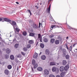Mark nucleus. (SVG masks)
<instances>
[{"mask_svg": "<svg viewBox=\"0 0 77 77\" xmlns=\"http://www.w3.org/2000/svg\"><path fill=\"white\" fill-rule=\"evenodd\" d=\"M40 46L41 48H43L44 47V45L43 44L41 43L40 44Z\"/></svg>", "mask_w": 77, "mask_h": 77, "instance_id": "393cba45", "label": "nucleus"}, {"mask_svg": "<svg viewBox=\"0 0 77 77\" xmlns=\"http://www.w3.org/2000/svg\"><path fill=\"white\" fill-rule=\"evenodd\" d=\"M41 53H42L41 52H40L39 53V55H41Z\"/></svg>", "mask_w": 77, "mask_h": 77, "instance_id": "bf43d9fd", "label": "nucleus"}, {"mask_svg": "<svg viewBox=\"0 0 77 77\" xmlns=\"http://www.w3.org/2000/svg\"><path fill=\"white\" fill-rule=\"evenodd\" d=\"M50 37L51 38H53V37H54V35H51L50 36Z\"/></svg>", "mask_w": 77, "mask_h": 77, "instance_id": "37998d69", "label": "nucleus"}, {"mask_svg": "<svg viewBox=\"0 0 77 77\" xmlns=\"http://www.w3.org/2000/svg\"><path fill=\"white\" fill-rule=\"evenodd\" d=\"M49 77H55V76L52 74H51L49 75Z\"/></svg>", "mask_w": 77, "mask_h": 77, "instance_id": "58836bf2", "label": "nucleus"}, {"mask_svg": "<svg viewBox=\"0 0 77 77\" xmlns=\"http://www.w3.org/2000/svg\"><path fill=\"white\" fill-rule=\"evenodd\" d=\"M45 53L46 54H50V51H49V50L46 49L45 51Z\"/></svg>", "mask_w": 77, "mask_h": 77, "instance_id": "4468645a", "label": "nucleus"}, {"mask_svg": "<svg viewBox=\"0 0 77 77\" xmlns=\"http://www.w3.org/2000/svg\"><path fill=\"white\" fill-rule=\"evenodd\" d=\"M62 51L63 53H66V49H65V48L63 49L62 50Z\"/></svg>", "mask_w": 77, "mask_h": 77, "instance_id": "a878e982", "label": "nucleus"}, {"mask_svg": "<svg viewBox=\"0 0 77 77\" xmlns=\"http://www.w3.org/2000/svg\"><path fill=\"white\" fill-rule=\"evenodd\" d=\"M3 20H5V21H7V22H11V20L7 18H4Z\"/></svg>", "mask_w": 77, "mask_h": 77, "instance_id": "0eeeda50", "label": "nucleus"}, {"mask_svg": "<svg viewBox=\"0 0 77 77\" xmlns=\"http://www.w3.org/2000/svg\"><path fill=\"white\" fill-rule=\"evenodd\" d=\"M10 23L13 26V27L14 29V26H15V25H16V22L14 21H13L12 22V23Z\"/></svg>", "mask_w": 77, "mask_h": 77, "instance_id": "1a4fd4ad", "label": "nucleus"}, {"mask_svg": "<svg viewBox=\"0 0 77 77\" xmlns=\"http://www.w3.org/2000/svg\"><path fill=\"white\" fill-rule=\"evenodd\" d=\"M75 45H76V44H74L73 45V47H75Z\"/></svg>", "mask_w": 77, "mask_h": 77, "instance_id": "864d4df0", "label": "nucleus"}, {"mask_svg": "<svg viewBox=\"0 0 77 77\" xmlns=\"http://www.w3.org/2000/svg\"><path fill=\"white\" fill-rule=\"evenodd\" d=\"M51 8V5H50L48 8L46 10V12L48 13H50V8Z\"/></svg>", "mask_w": 77, "mask_h": 77, "instance_id": "7ed1b4c3", "label": "nucleus"}, {"mask_svg": "<svg viewBox=\"0 0 77 77\" xmlns=\"http://www.w3.org/2000/svg\"><path fill=\"white\" fill-rule=\"evenodd\" d=\"M6 53L7 54H9L11 52V50L9 48H7L6 50Z\"/></svg>", "mask_w": 77, "mask_h": 77, "instance_id": "9d476101", "label": "nucleus"}, {"mask_svg": "<svg viewBox=\"0 0 77 77\" xmlns=\"http://www.w3.org/2000/svg\"><path fill=\"white\" fill-rule=\"evenodd\" d=\"M10 58L11 60H14V56L13 55L10 56Z\"/></svg>", "mask_w": 77, "mask_h": 77, "instance_id": "412c9836", "label": "nucleus"}, {"mask_svg": "<svg viewBox=\"0 0 77 77\" xmlns=\"http://www.w3.org/2000/svg\"><path fill=\"white\" fill-rule=\"evenodd\" d=\"M56 65V63H55V62H51L50 63V65Z\"/></svg>", "mask_w": 77, "mask_h": 77, "instance_id": "4be33fe9", "label": "nucleus"}, {"mask_svg": "<svg viewBox=\"0 0 77 77\" xmlns=\"http://www.w3.org/2000/svg\"><path fill=\"white\" fill-rule=\"evenodd\" d=\"M23 34L24 36H26L27 35V32L26 31H24L23 32Z\"/></svg>", "mask_w": 77, "mask_h": 77, "instance_id": "c85d7f7f", "label": "nucleus"}, {"mask_svg": "<svg viewBox=\"0 0 77 77\" xmlns=\"http://www.w3.org/2000/svg\"><path fill=\"white\" fill-rule=\"evenodd\" d=\"M32 72H34V70H33V68L32 67Z\"/></svg>", "mask_w": 77, "mask_h": 77, "instance_id": "de8ad7c7", "label": "nucleus"}, {"mask_svg": "<svg viewBox=\"0 0 77 77\" xmlns=\"http://www.w3.org/2000/svg\"><path fill=\"white\" fill-rule=\"evenodd\" d=\"M65 70L64 67L63 66H61L60 68V71L62 72L63 71Z\"/></svg>", "mask_w": 77, "mask_h": 77, "instance_id": "39448f33", "label": "nucleus"}, {"mask_svg": "<svg viewBox=\"0 0 77 77\" xmlns=\"http://www.w3.org/2000/svg\"><path fill=\"white\" fill-rule=\"evenodd\" d=\"M42 5V3H40V5Z\"/></svg>", "mask_w": 77, "mask_h": 77, "instance_id": "338daca9", "label": "nucleus"}, {"mask_svg": "<svg viewBox=\"0 0 77 77\" xmlns=\"http://www.w3.org/2000/svg\"><path fill=\"white\" fill-rule=\"evenodd\" d=\"M55 27H58V26L57 25H52L50 27V29L52 30L53 28H54V27L55 28Z\"/></svg>", "mask_w": 77, "mask_h": 77, "instance_id": "9b49d317", "label": "nucleus"}, {"mask_svg": "<svg viewBox=\"0 0 77 77\" xmlns=\"http://www.w3.org/2000/svg\"><path fill=\"white\" fill-rule=\"evenodd\" d=\"M37 69L38 71H42V68L41 67H38L37 68Z\"/></svg>", "mask_w": 77, "mask_h": 77, "instance_id": "f3484780", "label": "nucleus"}, {"mask_svg": "<svg viewBox=\"0 0 77 77\" xmlns=\"http://www.w3.org/2000/svg\"><path fill=\"white\" fill-rule=\"evenodd\" d=\"M38 38L40 39V41H41V35L40 34H38Z\"/></svg>", "mask_w": 77, "mask_h": 77, "instance_id": "b1692460", "label": "nucleus"}, {"mask_svg": "<svg viewBox=\"0 0 77 77\" xmlns=\"http://www.w3.org/2000/svg\"><path fill=\"white\" fill-rule=\"evenodd\" d=\"M21 53L23 56H25L26 55V54L23 52H21Z\"/></svg>", "mask_w": 77, "mask_h": 77, "instance_id": "ea45409f", "label": "nucleus"}, {"mask_svg": "<svg viewBox=\"0 0 77 77\" xmlns=\"http://www.w3.org/2000/svg\"><path fill=\"white\" fill-rule=\"evenodd\" d=\"M49 1H51V0H49Z\"/></svg>", "mask_w": 77, "mask_h": 77, "instance_id": "69168bd1", "label": "nucleus"}, {"mask_svg": "<svg viewBox=\"0 0 77 77\" xmlns=\"http://www.w3.org/2000/svg\"><path fill=\"white\" fill-rule=\"evenodd\" d=\"M4 73L5 75H9V71L8 69H5L4 70Z\"/></svg>", "mask_w": 77, "mask_h": 77, "instance_id": "f257e3e1", "label": "nucleus"}, {"mask_svg": "<svg viewBox=\"0 0 77 77\" xmlns=\"http://www.w3.org/2000/svg\"><path fill=\"white\" fill-rule=\"evenodd\" d=\"M1 44L2 43H1V42H0V44Z\"/></svg>", "mask_w": 77, "mask_h": 77, "instance_id": "0e129e2a", "label": "nucleus"}, {"mask_svg": "<svg viewBox=\"0 0 77 77\" xmlns=\"http://www.w3.org/2000/svg\"><path fill=\"white\" fill-rule=\"evenodd\" d=\"M0 38H1V35L0 34Z\"/></svg>", "mask_w": 77, "mask_h": 77, "instance_id": "680f3d73", "label": "nucleus"}, {"mask_svg": "<svg viewBox=\"0 0 77 77\" xmlns=\"http://www.w3.org/2000/svg\"><path fill=\"white\" fill-rule=\"evenodd\" d=\"M66 46L67 49L69 51V48H68V45H66Z\"/></svg>", "mask_w": 77, "mask_h": 77, "instance_id": "c03bdc74", "label": "nucleus"}, {"mask_svg": "<svg viewBox=\"0 0 77 77\" xmlns=\"http://www.w3.org/2000/svg\"><path fill=\"white\" fill-rule=\"evenodd\" d=\"M27 50V48H23V51H26Z\"/></svg>", "mask_w": 77, "mask_h": 77, "instance_id": "e433bc0d", "label": "nucleus"}, {"mask_svg": "<svg viewBox=\"0 0 77 77\" xmlns=\"http://www.w3.org/2000/svg\"><path fill=\"white\" fill-rule=\"evenodd\" d=\"M29 36H32V37H33L35 36V33L32 32H31L29 33Z\"/></svg>", "mask_w": 77, "mask_h": 77, "instance_id": "2eb2a0df", "label": "nucleus"}, {"mask_svg": "<svg viewBox=\"0 0 77 77\" xmlns=\"http://www.w3.org/2000/svg\"><path fill=\"white\" fill-rule=\"evenodd\" d=\"M63 55L64 56H65V55H66V53H63Z\"/></svg>", "mask_w": 77, "mask_h": 77, "instance_id": "09e8293b", "label": "nucleus"}, {"mask_svg": "<svg viewBox=\"0 0 77 77\" xmlns=\"http://www.w3.org/2000/svg\"><path fill=\"white\" fill-rule=\"evenodd\" d=\"M56 77H61V76L59 75H57L56 76Z\"/></svg>", "mask_w": 77, "mask_h": 77, "instance_id": "a18cd8bd", "label": "nucleus"}, {"mask_svg": "<svg viewBox=\"0 0 77 77\" xmlns=\"http://www.w3.org/2000/svg\"><path fill=\"white\" fill-rule=\"evenodd\" d=\"M7 68L8 69H12V66L11 65H8Z\"/></svg>", "mask_w": 77, "mask_h": 77, "instance_id": "5701e85b", "label": "nucleus"}, {"mask_svg": "<svg viewBox=\"0 0 77 77\" xmlns=\"http://www.w3.org/2000/svg\"><path fill=\"white\" fill-rule=\"evenodd\" d=\"M69 55H67L66 56V59H69Z\"/></svg>", "mask_w": 77, "mask_h": 77, "instance_id": "c756f323", "label": "nucleus"}, {"mask_svg": "<svg viewBox=\"0 0 77 77\" xmlns=\"http://www.w3.org/2000/svg\"><path fill=\"white\" fill-rule=\"evenodd\" d=\"M44 41L45 42H48V39L47 38H45L44 39Z\"/></svg>", "mask_w": 77, "mask_h": 77, "instance_id": "cd10ccee", "label": "nucleus"}, {"mask_svg": "<svg viewBox=\"0 0 77 77\" xmlns=\"http://www.w3.org/2000/svg\"><path fill=\"white\" fill-rule=\"evenodd\" d=\"M44 73L45 75H48L49 74V71L47 69H45L44 70Z\"/></svg>", "mask_w": 77, "mask_h": 77, "instance_id": "f03ea898", "label": "nucleus"}, {"mask_svg": "<svg viewBox=\"0 0 77 77\" xmlns=\"http://www.w3.org/2000/svg\"><path fill=\"white\" fill-rule=\"evenodd\" d=\"M16 41V38H14L13 40V42H14V41Z\"/></svg>", "mask_w": 77, "mask_h": 77, "instance_id": "603ef678", "label": "nucleus"}, {"mask_svg": "<svg viewBox=\"0 0 77 77\" xmlns=\"http://www.w3.org/2000/svg\"><path fill=\"white\" fill-rule=\"evenodd\" d=\"M72 46H71L69 47V51H71V50H72Z\"/></svg>", "mask_w": 77, "mask_h": 77, "instance_id": "c9c22d12", "label": "nucleus"}, {"mask_svg": "<svg viewBox=\"0 0 77 77\" xmlns=\"http://www.w3.org/2000/svg\"><path fill=\"white\" fill-rule=\"evenodd\" d=\"M69 28L70 29H72V28L71 27H70V26H69Z\"/></svg>", "mask_w": 77, "mask_h": 77, "instance_id": "8fccbe9b", "label": "nucleus"}, {"mask_svg": "<svg viewBox=\"0 0 77 77\" xmlns=\"http://www.w3.org/2000/svg\"><path fill=\"white\" fill-rule=\"evenodd\" d=\"M31 45L30 44H28L27 45V48H30Z\"/></svg>", "mask_w": 77, "mask_h": 77, "instance_id": "f704fd0d", "label": "nucleus"}, {"mask_svg": "<svg viewBox=\"0 0 77 77\" xmlns=\"http://www.w3.org/2000/svg\"><path fill=\"white\" fill-rule=\"evenodd\" d=\"M68 37H67L66 38V39H68Z\"/></svg>", "mask_w": 77, "mask_h": 77, "instance_id": "052dcab7", "label": "nucleus"}, {"mask_svg": "<svg viewBox=\"0 0 77 77\" xmlns=\"http://www.w3.org/2000/svg\"><path fill=\"white\" fill-rule=\"evenodd\" d=\"M34 66V68L35 69H36V67H37L38 65V63H35L33 65Z\"/></svg>", "mask_w": 77, "mask_h": 77, "instance_id": "6ab92c4d", "label": "nucleus"}, {"mask_svg": "<svg viewBox=\"0 0 77 77\" xmlns=\"http://www.w3.org/2000/svg\"><path fill=\"white\" fill-rule=\"evenodd\" d=\"M41 23H39V26H38V27L39 28H40V26H41Z\"/></svg>", "mask_w": 77, "mask_h": 77, "instance_id": "49530a36", "label": "nucleus"}, {"mask_svg": "<svg viewBox=\"0 0 77 77\" xmlns=\"http://www.w3.org/2000/svg\"><path fill=\"white\" fill-rule=\"evenodd\" d=\"M27 11H28L30 14V15H32V13H31V11H30V10H27Z\"/></svg>", "mask_w": 77, "mask_h": 77, "instance_id": "a19ab883", "label": "nucleus"}, {"mask_svg": "<svg viewBox=\"0 0 77 77\" xmlns=\"http://www.w3.org/2000/svg\"><path fill=\"white\" fill-rule=\"evenodd\" d=\"M18 69H19V67H18L17 68V71H18Z\"/></svg>", "mask_w": 77, "mask_h": 77, "instance_id": "6e6d98bb", "label": "nucleus"}, {"mask_svg": "<svg viewBox=\"0 0 77 77\" xmlns=\"http://www.w3.org/2000/svg\"><path fill=\"white\" fill-rule=\"evenodd\" d=\"M16 3H17V5H18V4H19V2H16Z\"/></svg>", "mask_w": 77, "mask_h": 77, "instance_id": "4d7b16f0", "label": "nucleus"}, {"mask_svg": "<svg viewBox=\"0 0 77 77\" xmlns=\"http://www.w3.org/2000/svg\"><path fill=\"white\" fill-rule=\"evenodd\" d=\"M59 43H60V41L58 40H56L55 41V43L56 45L59 44Z\"/></svg>", "mask_w": 77, "mask_h": 77, "instance_id": "6e6552de", "label": "nucleus"}, {"mask_svg": "<svg viewBox=\"0 0 77 77\" xmlns=\"http://www.w3.org/2000/svg\"><path fill=\"white\" fill-rule=\"evenodd\" d=\"M10 37H11V35H10Z\"/></svg>", "mask_w": 77, "mask_h": 77, "instance_id": "e2e57ef3", "label": "nucleus"}, {"mask_svg": "<svg viewBox=\"0 0 77 77\" xmlns=\"http://www.w3.org/2000/svg\"><path fill=\"white\" fill-rule=\"evenodd\" d=\"M18 45H19V44H15L14 46L15 48H18Z\"/></svg>", "mask_w": 77, "mask_h": 77, "instance_id": "7c9ffc66", "label": "nucleus"}, {"mask_svg": "<svg viewBox=\"0 0 77 77\" xmlns=\"http://www.w3.org/2000/svg\"><path fill=\"white\" fill-rule=\"evenodd\" d=\"M16 30L17 32H20V29H19V28L18 27H16Z\"/></svg>", "mask_w": 77, "mask_h": 77, "instance_id": "2f4dec72", "label": "nucleus"}, {"mask_svg": "<svg viewBox=\"0 0 77 77\" xmlns=\"http://www.w3.org/2000/svg\"><path fill=\"white\" fill-rule=\"evenodd\" d=\"M59 63H57V65H59Z\"/></svg>", "mask_w": 77, "mask_h": 77, "instance_id": "774afa93", "label": "nucleus"}, {"mask_svg": "<svg viewBox=\"0 0 77 77\" xmlns=\"http://www.w3.org/2000/svg\"><path fill=\"white\" fill-rule=\"evenodd\" d=\"M17 57H20V56L19 55H17Z\"/></svg>", "mask_w": 77, "mask_h": 77, "instance_id": "13d9d810", "label": "nucleus"}, {"mask_svg": "<svg viewBox=\"0 0 77 77\" xmlns=\"http://www.w3.org/2000/svg\"><path fill=\"white\" fill-rule=\"evenodd\" d=\"M66 73L65 72H63L61 73L60 75L61 77H64V75H65Z\"/></svg>", "mask_w": 77, "mask_h": 77, "instance_id": "f8f14e48", "label": "nucleus"}, {"mask_svg": "<svg viewBox=\"0 0 77 77\" xmlns=\"http://www.w3.org/2000/svg\"><path fill=\"white\" fill-rule=\"evenodd\" d=\"M32 26L33 29H38V26L36 24H33Z\"/></svg>", "mask_w": 77, "mask_h": 77, "instance_id": "20e7f679", "label": "nucleus"}, {"mask_svg": "<svg viewBox=\"0 0 77 77\" xmlns=\"http://www.w3.org/2000/svg\"><path fill=\"white\" fill-rule=\"evenodd\" d=\"M38 56V54L36 53H35V54L33 56V57L34 59H36Z\"/></svg>", "mask_w": 77, "mask_h": 77, "instance_id": "ddd939ff", "label": "nucleus"}, {"mask_svg": "<svg viewBox=\"0 0 77 77\" xmlns=\"http://www.w3.org/2000/svg\"><path fill=\"white\" fill-rule=\"evenodd\" d=\"M52 70L53 72H55L56 71V67H53L52 68Z\"/></svg>", "mask_w": 77, "mask_h": 77, "instance_id": "a211bd4d", "label": "nucleus"}, {"mask_svg": "<svg viewBox=\"0 0 77 77\" xmlns=\"http://www.w3.org/2000/svg\"><path fill=\"white\" fill-rule=\"evenodd\" d=\"M63 65H65L66 64V61L65 60H64L63 62Z\"/></svg>", "mask_w": 77, "mask_h": 77, "instance_id": "bb28decb", "label": "nucleus"}, {"mask_svg": "<svg viewBox=\"0 0 77 77\" xmlns=\"http://www.w3.org/2000/svg\"><path fill=\"white\" fill-rule=\"evenodd\" d=\"M69 68V66L68 65H66L64 67V70L65 71H68V69Z\"/></svg>", "mask_w": 77, "mask_h": 77, "instance_id": "423d86ee", "label": "nucleus"}, {"mask_svg": "<svg viewBox=\"0 0 77 77\" xmlns=\"http://www.w3.org/2000/svg\"><path fill=\"white\" fill-rule=\"evenodd\" d=\"M41 58L42 60H45L46 59V57L45 55H43L41 57Z\"/></svg>", "mask_w": 77, "mask_h": 77, "instance_id": "dca6fc26", "label": "nucleus"}, {"mask_svg": "<svg viewBox=\"0 0 77 77\" xmlns=\"http://www.w3.org/2000/svg\"><path fill=\"white\" fill-rule=\"evenodd\" d=\"M9 55L6 54L5 55V59H8L9 58Z\"/></svg>", "mask_w": 77, "mask_h": 77, "instance_id": "473e14b6", "label": "nucleus"}, {"mask_svg": "<svg viewBox=\"0 0 77 77\" xmlns=\"http://www.w3.org/2000/svg\"><path fill=\"white\" fill-rule=\"evenodd\" d=\"M33 41L32 40H29V44H32L33 43Z\"/></svg>", "mask_w": 77, "mask_h": 77, "instance_id": "4c0bfd02", "label": "nucleus"}, {"mask_svg": "<svg viewBox=\"0 0 77 77\" xmlns=\"http://www.w3.org/2000/svg\"><path fill=\"white\" fill-rule=\"evenodd\" d=\"M3 20V19L2 18H0V21H2V20Z\"/></svg>", "mask_w": 77, "mask_h": 77, "instance_id": "3c124183", "label": "nucleus"}, {"mask_svg": "<svg viewBox=\"0 0 77 77\" xmlns=\"http://www.w3.org/2000/svg\"><path fill=\"white\" fill-rule=\"evenodd\" d=\"M35 60H33L32 61V65H34L35 64Z\"/></svg>", "mask_w": 77, "mask_h": 77, "instance_id": "72a5a7b5", "label": "nucleus"}, {"mask_svg": "<svg viewBox=\"0 0 77 77\" xmlns=\"http://www.w3.org/2000/svg\"><path fill=\"white\" fill-rule=\"evenodd\" d=\"M55 41V39L54 38H52L51 40V44H53L54 42V41Z\"/></svg>", "mask_w": 77, "mask_h": 77, "instance_id": "aec40b11", "label": "nucleus"}, {"mask_svg": "<svg viewBox=\"0 0 77 77\" xmlns=\"http://www.w3.org/2000/svg\"><path fill=\"white\" fill-rule=\"evenodd\" d=\"M74 52L75 53H77V49H74Z\"/></svg>", "mask_w": 77, "mask_h": 77, "instance_id": "79ce46f5", "label": "nucleus"}, {"mask_svg": "<svg viewBox=\"0 0 77 77\" xmlns=\"http://www.w3.org/2000/svg\"><path fill=\"white\" fill-rule=\"evenodd\" d=\"M35 7L37 8V9H38V7L37 6H35Z\"/></svg>", "mask_w": 77, "mask_h": 77, "instance_id": "5fc2aeb1", "label": "nucleus"}]
</instances>
